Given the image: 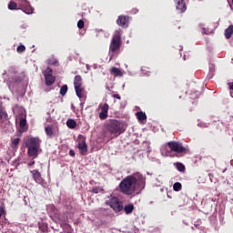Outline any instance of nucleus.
Masks as SVG:
<instances>
[{
    "mask_svg": "<svg viewBox=\"0 0 233 233\" xmlns=\"http://www.w3.org/2000/svg\"><path fill=\"white\" fill-rule=\"evenodd\" d=\"M146 185V178L140 173H135L127 176L119 183V190L126 196H132L136 192L144 190Z\"/></svg>",
    "mask_w": 233,
    "mask_h": 233,
    "instance_id": "obj_1",
    "label": "nucleus"
},
{
    "mask_svg": "<svg viewBox=\"0 0 233 233\" xmlns=\"http://www.w3.org/2000/svg\"><path fill=\"white\" fill-rule=\"evenodd\" d=\"M167 146L170 151H166V149H162V154L165 155L166 157H175V155L172 154V151L176 153V157H180L182 154H186L187 152V147H184L181 142H167Z\"/></svg>",
    "mask_w": 233,
    "mask_h": 233,
    "instance_id": "obj_2",
    "label": "nucleus"
},
{
    "mask_svg": "<svg viewBox=\"0 0 233 233\" xmlns=\"http://www.w3.org/2000/svg\"><path fill=\"white\" fill-rule=\"evenodd\" d=\"M41 145V140L37 137H30L25 143L27 148V155L29 157L35 159L39 156V147Z\"/></svg>",
    "mask_w": 233,
    "mask_h": 233,
    "instance_id": "obj_3",
    "label": "nucleus"
},
{
    "mask_svg": "<svg viewBox=\"0 0 233 233\" xmlns=\"http://www.w3.org/2000/svg\"><path fill=\"white\" fill-rule=\"evenodd\" d=\"M106 130L110 134H123L125 132V125L116 119H110L107 121Z\"/></svg>",
    "mask_w": 233,
    "mask_h": 233,
    "instance_id": "obj_4",
    "label": "nucleus"
},
{
    "mask_svg": "<svg viewBox=\"0 0 233 233\" xmlns=\"http://www.w3.org/2000/svg\"><path fill=\"white\" fill-rule=\"evenodd\" d=\"M121 48V33L117 31L111 40L109 50L113 54H116Z\"/></svg>",
    "mask_w": 233,
    "mask_h": 233,
    "instance_id": "obj_5",
    "label": "nucleus"
},
{
    "mask_svg": "<svg viewBox=\"0 0 233 233\" xmlns=\"http://www.w3.org/2000/svg\"><path fill=\"white\" fill-rule=\"evenodd\" d=\"M109 205L115 212H121L123 210V203L116 197L110 199Z\"/></svg>",
    "mask_w": 233,
    "mask_h": 233,
    "instance_id": "obj_6",
    "label": "nucleus"
},
{
    "mask_svg": "<svg viewBox=\"0 0 233 233\" xmlns=\"http://www.w3.org/2000/svg\"><path fill=\"white\" fill-rule=\"evenodd\" d=\"M46 85L52 86L56 83V76H52V68H47L45 73Z\"/></svg>",
    "mask_w": 233,
    "mask_h": 233,
    "instance_id": "obj_7",
    "label": "nucleus"
},
{
    "mask_svg": "<svg viewBox=\"0 0 233 233\" xmlns=\"http://www.w3.org/2000/svg\"><path fill=\"white\" fill-rule=\"evenodd\" d=\"M130 18L127 15H119L116 19V25L122 28H127Z\"/></svg>",
    "mask_w": 233,
    "mask_h": 233,
    "instance_id": "obj_8",
    "label": "nucleus"
},
{
    "mask_svg": "<svg viewBox=\"0 0 233 233\" xmlns=\"http://www.w3.org/2000/svg\"><path fill=\"white\" fill-rule=\"evenodd\" d=\"M99 106L101 109V112L99 113V119H101L102 121H105V119L108 117V108H110V106L106 103H105L102 106L100 105Z\"/></svg>",
    "mask_w": 233,
    "mask_h": 233,
    "instance_id": "obj_9",
    "label": "nucleus"
},
{
    "mask_svg": "<svg viewBox=\"0 0 233 233\" xmlns=\"http://www.w3.org/2000/svg\"><path fill=\"white\" fill-rule=\"evenodd\" d=\"M28 131V123L26 122V116H21L19 120V132L23 134Z\"/></svg>",
    "mask_w": 233,
    "mask_h": 233,
    "instance_id": "obj_10",
    "label": "nucleus"
},
{
    "mask_svg": "<svg viewBox=\"0 0 233 233\" xmlns=\"http://www.w3.org/2000/svg\"><path fill=\"white\" fill-rule=\"evenodd\" d=\"M31 174L34 181H35L38 185H43V181H45V179L41 176V172H39V170L34 169L31 171Z\"/></svg>",
    "mask_w": 233,
    "mask_h": 233,
    "instance_id": "obj_11",
    "label": "nucleus"
},
{
    "mask_svg": "<svg viewBox=\"0 0 233 233\" xmlns=\"http://www.w3.org/2000/svg\"><path fill=\"white\" fill-rule=\"evenodd\" d=\"M21 5V9L25 14H34V9L30 6V3H28V1L23 0Z\"/></svg>",
    "mask_w": 233,
    "mask_h": 233,
    "instance_id": "obj_12",
    "label": "nucleus"
},
{
    "mask_svg": "<svg viewBox=\"0 0 233 233\" xmlns=\"http://www.w3.org/2000/svg\"><path fill=\"white\" fill-rule=\"evenodd\" d=\"M174 1L176 3V7L177 10H179L180 12H186L187 8L186 0H174Z\"/></svg>",
    "mask_w": 233,
    "mask_h": 233,
    "instance_id": "obj_13",
    "label": "nucleus"
},
{
    "mask_svg": "<svg viewBox=\"0 0 233 233\" xmlns=\"http://www.w3.org/2000/svg\"><path fill=\"white\" fill-rule=\"evenodd\" d=\"M78 149L80 150V154L82 156H86L88 148L86 147V142L85 141V139L78 142Z\"/></svg>",
    "mask_w": 233,
    "mask_h": 233,
    "instance_id": "obj_14",
    "label": "nucleus"
},
{
    "mask_svg": "<svg viewBox=\"0 0 233 233\" xmlns=\"http://www.w3.org/2000/svg\"><path fill=\"white\" fill-rule=\"evenodd\" d=\"M110 74L111 76H115V77H123V71L117 67H111Z\"/></svg>",
    "mask_w": 233,
    "mask_h": 233,
    "instance_id": "obj_15",
    "label": "nucleus"
},
{
    "mask_svg": "<svg viewBox=\"0 0 233 233\" xmlns=\"http://www.w3.org/2000/svg\"><path fill=\"white\" fill-rule=\"evenodd\" d=\"M75 91L79 99L85 98V87H83V86L79 87H75Z\"/></svg>",
    "mask_w": 233,
    "mask_h": 233,
    "instance_id": "obj_16",
    "label": "nucleus"
},
{
    "mask_svg": "<svg viewBox=\"0 0 233 233\" xmlns=\"http://www.w3.org/2000/svg\"><path fill=\"white\" fill-rule=\"evenodd\" d=\"M74 86L77 88L79 86H83V77L81 76L76 75L74 78Z\"/></svg>",
    "mask_w": 233,
    "mask_h": 233,
    "instance_id": "obj_17",
    "label": "nucleus"
},
{
    "mask_svg": "<svg viewBox=\"0 0 233 233\" xmlns=\"http://www.w3.org/2000/svg\"><path fill=\"white\" fill-rule=\"evenodd\" d=\"M19 143H21V138L19 137L13 138L11 140V145H10L11 148L13 150H17V148H19Z\"/></svg>",
    "mask_w": 233,
    "mask_h": 233,
    "instance_id": "obj_18",
    "label": "nucleus"
},
{
    "mask_svg": "<svg viewBox=\"0 0 233 233\" xmlns=\"http://www.w3.org/2000/svg\"><path fill=\"white\" fill-rule=\"evenodd\" d=\"M233 35V25H229V26H228V28H226L225 30V36L227 39H230V37H232Z\"/></svg>",
    "mask_w": 233,
    "mask_h": 233,
    "instance_id": "obj_19",
    "label": "nucleus"
},
{
    "mask_svg": "<svg viewBox=\"0 0 233 233\" xmlns=\"http://www.w3.org/2000/svg\"><path fill=\"white\" fill-rule=\"evenodd\" d=\"M66 127L68 128H76L77 127V122H76L74 119H67Z\"/></svg>",
    "mask_w": 233,
    "mask_h": 233,
    "instance_id": "obj_20",
    "label": "nucleus"
},
{
    "mask_svg": "<svg viewBox=\"0 0 233 233\" xmlns=\"http://www.w3.org/2000/svg\"><path fill=\"white\" fill-rule=\"evenodd\" d=\"M136 116L138 119V121H145L147 119V115L143 113L142 111L137 112Z\"/></svg>",
    "mask_w": 233,
    "mask_h": 233,
    "instance_id": "obj_21",
    "label": "nucleus"
},
{
    "mask_svg": "<svg viewBox=\"0 0 233 233\" xmlns=\"http://www.w3.org/2000/svg\"><path fill=\"white\" fill-rule=\"evenodd\" d=\"M124 211L126 214H132V212L134 211V205L128 204V205L125 206Z\"/></svg>",
    "mask_w": 233,
    "mask_h": 233,
    "instance_id": "obj_22",
    "label": "nucleus"
},
{
    "mask_svg": "<svg viewBox=\"0 0 233 233\" xmlns=\"http://www.w3.org/2000/svg\"><path fill=\"white\" fill-rule=\"evenodd\" d=\"M45 132L48 137H52L54 136V129L50 126L45 127Z\"/></svg>",
    "mask_w": 233,
    "mask_h": 233,
    "instance_id": "obj_23",
    "label": "nucleus"
},
{
    "mask_svg": "<svg viewBox=\"0 0 233 233\" xmlns=\"http://www.w3.org/2000/svg\"><path fill=\"white\" fill-rule=\"evenodd\" d=\"M176 167H177V169L180 172L186 171V166L181 162H177Z\"/></svg>",
    "mask_w": 233,
    "mask_h": 233,
    "instance_id": "obj_24",
    "label": "nucleus"
},
{
    "mask_svg": "<svg viewBox=\"0 0 233 233\" xmlns=\"http://www.w3.org/2000/svg\"><path fill=\"white\" fill-rule=\"evenodd\" d=\"M66 92H68V86H62L60 88V96H66Z\"/></svg>",
    "mask_w": 233,
    "mask_h": 233,
    "instance_id": "obj_25",
    "label": "nucleus"
},
{
    "mask_svg": "<svg viewBox=\"0 0 233 233\" xmlns=\"http://www.w3.org/2000/svg\"><path fill=\"white\" fill-rule=\"evenodd\" d=\"M173 189L174 191H181L182 189L181 182H175V184L173 185Z\"/></svg>",
    "mask_w": 233,
    "mask_h": 233,
    "instance_id": "obj_26",
    "label": "nucleus"
},
{
    "mask_svg": "<svg viewBox=\"0 0 233 233\" xmlns=\"http://www.w3.org/2000/svg\"><path fill=\"white\" fill-rule=\"evenodd\" d=\"M8 9L9 10H17V3L15 2H10L8 4Z\"/></svg>",
    "mask_w": 233,
    "mask_h": 233,
    "instance_id": "obj_27",
    "label": "nucleus"
},
{
    "mask_svg": "<svg viewBox=\"0 0 233 233\" xmlns=\"http://www.w3.org/2000/svg\"><path fill=\"white\" fill-rule=\"evenodd\" d=\"M25 50H26V47H25L24 45H20V46H18L17 48H16V52H17L18 54H23V52H25Z\"/></svg>",
    "mask_w": 233,
    "mask_h": 233,
    "instance_id": "obj_28",
    "label": "nucleus"
},
{
    "mask_svg": "<svg viewBox=\"0 0 233 233\" xmlns=\"http://www.w3.org/2000/svg\"><path fill=\"white\" fill-rule=\"evenodd\" d=\"M103 190V188H101L100 187H93L91 192L92 194H99V192H101Z\"/></svg>",
    "mask_w": 233,
    "mask_h": 233,
    "instance_id": "obj_29",
    "label": "nucleus"
},
{
    "mask_svg": "<svg viewBox=\"0 0 233 233\" xmlns=\"http://www.w3.org/2000/svg\"><path fill=\"white\" fill-rule=\"evenodd\" d=\"M77 27L81 30L82 28H85V21L79 20L77 22Z\"/></svg>",
    "mask_w": 233,
    "mask_h": 233,
    "instance_id": "obj_30",
    "label": "nucleus"
},
{
    "mask_svg": "<svg viewBox=\"0 0 233 233\" xmlns=\"http://www.w3.org/2000/svg\"><path fill=\"white\" fill-rule=\"evenodd\" d=\"M5 116H6L5 110H3V107L0 106V121L1 119H3L5 117Z\"/></svg>",
    "mask_w": 233,
    "mask_h": 233,
    "instance_id": "obj_31",
    "label": "nucleus"
},
{
    "mask_svg": "<svg viewBox=\"0 0 233 233\" xmlns=\"http://www.w3.org/2000/svg\"><path fill=\"white\" fill-rule=\"evenodd\" d=\"M3 214H5V207L0 206V218L3 217Z\"/></svg>",
    "mask_w": 233,
    "mask_h": 233,
    "instance_id": "obj_32",
    "label": "nucleus"
},
{
    "mask_svg": "<svg viewBox=\"0 0 233 233\" xmlns=\"http://www.w3.org/2000/svg\"><path fill=\"white\" fill-rule=\"evenodd\" d=\"M35 158H33L32 160H31V162H29L27 165H28V167H34V165H35V160H34Z\"/></svg>",
    "mask_w": 233,
    "mask_h": 233,
    "instance_id": "obj_33",
    "label": "nucleus"
},
{
    "mask_svg": "<svg viewBox=\"0 0 233 233\" xmlns=\"http://www.w3.org/2000/svg\"><path fill=\"white\" fill-rule=\"evenodd\" d=\"M113 97H114L115 99H119V100H121V96H120L119 94H115V95H113Z\"/></svg>",
    "mask_w": 233,
    "mask_h": 233,
    "instance_id": "obj_34",
    "label": "nucleus"
},
{
    "mask_svg": "<svg viewBox=\"0 0 233 233\" xmlns=\"http://www.w3.org/2000/svg\"><path fill=\"white\" fill-rule=\"evenodd\" d=\"M69 156H71V157H74L76 156V152H74V150L71 149V150L69 151Z\"/></svg>",
    "mask_w": 233,
    "mask_h": 233,
    "instance_id": "obj_35",
    "label": "nucleus"
},
{
    "mask_svg": "<svg viewBox=\"0 0 233 233\" xmlns=\"http://www.w3.org/2000/svg\"><path fill=\"white\" fill-rule=\"evenodd\" d=\"M230 91H233V82H230L228 84Z\"/></svg>",
    "mask_w": 233,
    "mask_h": 233,
    "instance_id": "obj_36",
    "label": "nucleus"
},
{
    "mask_svg": "<svg viewBox=\"0 0 233 233\" xmlns=\"http://www.w3.org/2000/svg\"><path fill=\"white\" fill-rule=\"evenodd\" d=\"M150 151H152V149H151L150 146H148V144H147V153H150Z\"/></svg>",
    "mask_w": 233,
    "mask_h": 233,
    "instance_id": "obj_37",
    "label": "nucleus"
},
{
    "mask_svg": "<svg viewBox=\"0 0 233 233\" xmlns=\"http://www.w3.org/2000/svg\"><path fill=\"white\" fill-rule=\"evenodd\" d=\"M1 228H3V226H0V230H1Z\"/></svg>",
    "mask_w": 233,
    "mask_h": 233,
    "instance_id": "obj_38",
    "label": "nucleus"
},
{
    "mask_svg": "<svg viewBox=\"0 0 233 233\" xmlns=\"http://www.w3.org/2000/svg\"><path fill=\"white\" fill-rule=\"evenodd\" d=\"M232 3H233V0H232Z\"/></svg>",
    "mask_w": 233,
    "mask_h": 233,
    "instance_id": "obj_39",
    "label": "nucleus"
}]
</instances>
